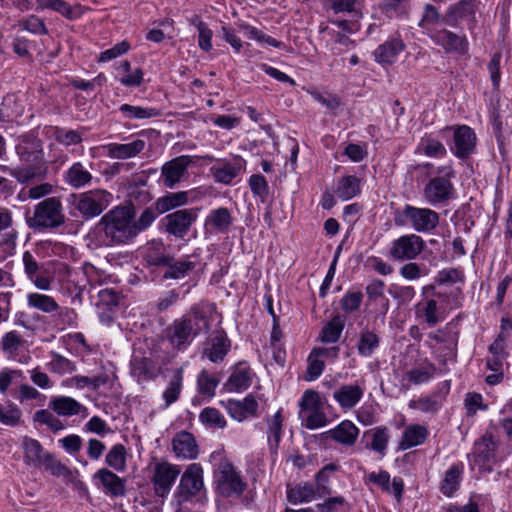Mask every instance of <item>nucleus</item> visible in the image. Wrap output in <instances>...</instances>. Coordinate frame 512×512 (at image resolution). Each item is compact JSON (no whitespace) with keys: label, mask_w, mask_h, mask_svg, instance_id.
<instances>
[{"label":"nucleus","mask_w":512,"mask_h":512,"mask_svg":"<svg viewBox=\"0 0 512 512\" xmlns=\"http://www.w3.org/2000/svg\"><path fill=\"white\" fill-rule=\"evenodd\" d=\"M128 197L130 207L134 208V205H146L152 200V195L147 186V179L140 176L133 183L128 186Z\"/></svg>","instance_id":"nucleus-36"},{"label":"nucleus","mask_w":512,"mask_h":512,"mask_svg":"<svg viewBox=\"0 0 512 512\" xmlns=\"http://www.w3.org/2000/svg\"><path fill=\"white\" fill-rule=\"evenodd\" d=\"M429 435L428 429L420 424L408 425L399 442V449L404 451L423 444Z\"/></svg>","instance_id":"nucleus-30"},{"label":"nucleus","mask_w":512,"mask_h":512,"mask_svg":"<svg viewBox=\"0 0 512 512\" xmlns=\"http://www.w3.org/2000/svg\"><path fill=\"white\" fill-rule=\"evenodd\" d=\"M231 341L223 330L215 331L204 343L202 358L212 363H221L229 353Z\"/></svg>","instance_id":"nucleus-13"},{"label":"nucleus","mask_w":512,"mask_h":512,"mask_svg":"<svg viewBox=\"0 0 512 512\" xmlns=\"http://www.w3.org/2000/svg\"><path fill=\"white\" fill-rule=\"evenodd\" d=\"M92 480L95 486L107 496L118 498L126 494V480L108 468L97 470L92 476Z\"/></svg>","instance_id":"nucleus-12"},{"label":"nucleus","mask_w":512,"mask_h":512,"mask_svg":"<svg viewBox=\"0 0 512 512\" xmlns=\"http://www.w3.org/2000/svg\"><path fill=\"white\" fill-rule=\"evenodd\" d=\"M380 346V337L369 329L361 330L357 342L358 354L362 357H371Z\"/></svg>","instance_id":"nucleus-43"},{"label":"nucleus","mask_w":512,"mask_h":512,"mask_svg":"<svg viewBox=\"0 0 512 512\" xmlns=\"http://www.w3.org/2000/svg\"><path fill=\"white\" fill-rule=\"evenodd\" d=\"M22 422V410L17 404L10 400L0 403V423L2 425L16 427Z\"/></svg>","instance_id":"nucleus-46"},{"label":"nucleus","mask_w":512,"mask_h":512,"mask_svg":"<svg viewBox=\"0 0 512 512\" xmlns=\"http://www.w3.org/2000/svg\"><path fill=\"white\" fill-rule=\"evenodd\" d=\"M435 371L436 367L434 364H429L425 367L413 368L403 375V380L408 381L413 385L428 383L433 378Z\"/></svg>","instance_id":"nucleus-51"},{"label":"nucleus","mask_w":512,"mask_h":512,"mask_svg":"<svg viewBox=\"0 0 512 512\" xmlns=\"http://www.w3.org/2000/svg\"><path fill=\"white\" fill-rule=\"evenodd\" d=\"M480 2L478 0H459L451 4L444 16L443 23L447 26L456 28L462 21H468V29L472 31L476 27V13Z\"/></svg>","instance_id":"nucleus-9"},{"label":"nucleus","mask_w":512,"mask_h":512,"mask_svg":"<svg viewBox=\"0 0 512 512\" xmlns=\"http://www.w3.org/2000/svg\"><path fill=\"white\" fill-rule=\"evenodd\" d=\"M135 209L130 206H117L106 213L100 221L104 226L105 238L110 244H128L137 237L133 225Z\"/></svg>","instance_id":"nucleus-3"},{"label":"nucleus","mask_w":512,"mask_h":512,"mask_svg":"<svg viewBox=\"0 0 512 512\" xmlns=\"http://www.w3.org/2000/svg\"><path fill=\"white\" fill-rule=\"evenodd\" d=\"M464 464L457 462L452 464L444 473V477L440 483V491L446 497H452L459 489L463 478Z\"/></svg>","instance_id":"nucleus-27"},{"label":"nucleus","mask_w":512,"mask_h":512,"mask_svg":"<svg viewBox=\"0 0 512 512\" xmlns=\"http://www.w3.org/2000/svg\"><path fill=\"white\" fill-rule=\"evenodd\" d=\"M39 9H51L67 19L76 18L72 7L64 0H36Z\"/></svg>","instance_id":"nucleus-58"},{"label":"nucleus","mask_w":512,"mask_h":512,"mask_svg":"<svg viewBox=\"0 0 512 512\" xmlns=\"http://www.w3.org/2000/svg\"><path fill=\"white\" fill-rule=\"evenodd\" d=\"M10 174L20 183L29 182L35 179H41L46 174V167L40 163L29 164L25 166H17L10 169Z\"/></svg>","instance_id":"nucleus-44"},{"label":"nucleus","mask_w":512,"mask_h":512,"mask_svg":"<svg viewBox=\"0 0 512 512\" xmlns=\"http://www.w3.org/2000/svg\"><path fill=\"white\" fill-rule=\"evenodd\" d=\"M187 162H165L161 169V180L165 187L173 188L181 181L187 170Z\"/></svg>","instance_id":"nucleus-40"},{"label":"nucleus","mask_w":512,"mask_h":512,"mask_svg":"<svg viewBox=\"0 0 512 512\" xmlns=\"http://www.w3.org/2000/svg\"><path fill=\"white\" fill-rule=\"evenodd\" d=\"M197 212L193 209H180L162 219L166 231L176 237H184L190 226L196 221Z\"/></svg>","instance_id":"nucleus-14"},{"label":"nucleus","mask_w":512,"mask_h":512,"mask_svg":"<svg viewBox=\"0 0 512 512\" xmlns=\"http://www.w3.org/2000/svg\"><path fill=\"white\" fill-rule=\"evenodd\" d=\"M48 406L59 416L66 417L78 415L82 409H85L81 403L68 396L53 397Z\"/></svg>","instance_id":"nucleus-38"},{"label":"nucleus","mask_w":512,"mask_h":512,"mask_svg":"<svg viewBox=\"0 0 512 512\" xmlns=\"http://www.w3.org/2000/svg\"><path fill=\"white\" fill-rule=\"evenodd\" d=\"M455 171L450 165L441 167L438 174L432 177L423 188V197L431 206L445 204L455 196L452 179Z\"/></svg>","instance_id":"nucleus-5"},{"label":"nucleus","mask_w":512,"mask_h":512,"mask_svg":"<svg viewBox=\"0 0 512 512\" xmlns=\"http://www.w3.org/2000/svg\"><path fill=\"white\" fill-rule=\"evenodd\" d=\"M345 327V320L342 316H334L321 330L320 340L323 343H336Z\"/></svg>","instance_id":"nucleus-47"},{"label":"nucleus","mask_w":512,"mask_h":512,"mask_svg":"<svg viewBox=\"0 0 512 512\" xmlns=\"http://www.w3.org/2000/svg\"><path fill=\"white\" fill-rule=\"evenodd\" d=\"M233 223L231 212L228 208L220 207L211 210L205 220L206 229L217 233H227Z\"/></svg>","instance_id":"nucleus-28"},{"label":"nucleus","mask_w":512,"mask_h":512,"mask_svg":"<svg viewBox=\"0 0 512 512\" xmlns=\"http://www.w3.org/2000/svg\"><path fill=\"white\" fill-rule=\"evenodd\" d=\"M497 442L491 434H484L475 442L473 463L483 472H492L494 464L499 461L496 453Z\"/></svg>","instance_id":"nucleus-10"},{"label":"nucleus","mask_w":512,"mask_h":512,"mask_svg":"<svg viewBox=\"0 0 512 512\" xmlns=\"http://www.w3.org/2000/svg\"><path fill=\"white\" fill-rule=\"evenodd\" d=\"M145 141L142 139H135L132 142L125 144H109L108 155L112 158L126 159L137 156L145 148Z\"/></svg>","instance_id":"nucleus-37"},{"label":"nucleus","mask_w":512,"mask_h":512,"mask_svg":"<svg viewBox=\"0 0 512 512\" xmlns=\"http://www.w3.org/2000/svg\"><path fill=\"white\" fill-rule=\"evenodd\" d=\"M440 22H443V17L438 9L432 4H425L418 24L422 33L431 38L440 29L438 28Z\"/></svg>","instance_id":"nucleus-35"},{"label":"nucleus","mask_w":512,"mask_h":512,"mask_svg":"<svg viewBox=\"0 0 512 512\" xmlns=\"http://www.w3.org/2000/svg\"><path fill=\"white\" fill-rule=\"evenodd\" d=\"M22 447L24 451V461L27 465L39 468L43 466V460L49 452H46L42 444L33 438L23 437Z\"/></svg>","instance_id":"nucleus-29"},{"label":"nucleus","mask_w":512,"mask_h":512,"mask_svg":"<svg viewBox=\"0 0 512 512\" xmlns=\"http://www.w3.org/2000/svg\"><path fill=\"white\" fill-rule=\"evenodd\" d=\"M418 149L431 158H442L447 153L446 147L439 140L430 137L423 138Z\"/></svg>","instance_id":"nucleus-60"},{"label":"nucleus","mask_w":512,"mask_h":512,"mask_svg":"<svg viewBox=\"0 0 512 512\" xmlns=\"http://www.w3.org/2000/svg\"><path fill=\"white\" fill-rule=\"evenodd\" d=\"M208 329L209 321L203 310L194 306L165 329V338L174 350L184 352L198 335Z\"/></svg>","instance_id":"nucleus-2"},{"label":"nucleus","mask_w":512,"mask_h":512,"mask_svg":"<svg viewBox=\"0 0 512 512\" xmlns=\"http://www.w3.org/2000/svg\"><path fill=\"white\" fill-rule=\"evenodd\" d=\"M73 197L75 208L86 219L100 215L112 201V194L105 190H91Z\"/></svg>","instance_id":"nucleus-7"},{"label":"nucleus","mask_w":512,"mask_h":512,"mask_svg":"<svg viewBox=\"0 0 512 512\" xmlns=\"http://www.w3.org/2000/svg\"><path fill=\"white\" fill-rule=\"evenodd\" d=\"M180 473L178 465L166 461L157 463L152 477L155 494L159 497H166Z\"/></svg>","instance_id":"nucleus-11"},{"label":"nucleus","mask_w":512,"mask_h":512,"mask_svg":"<svg viewBox=\"0 0 512 512\" xmlns=\"http://www.w3.org/2000/svg\"><path fill=\"white\" fill-rule=\"evenodd\" d=\"M119 111L126 119L142 120L154 118L160 115V111L156 108L133 106L129 104H122Z\"/></svg>","instance_id":"nucleus-52"},{"label":"nucleus","mask_w":512,"mask_h":512,"mask_svg":"<svg viewBox=\"0 0 512 512\" xmlns=\"http://www.w3.org/2000/svg\"><path fill=\"white\" fill-rule=\"evenodd\" d=\"M425 241L416 234H405L391 242L388 256L394 261H413L423 252Z\"/></svg>","instance_id":"nucleus-8"},{"label":"nucleus","mask_w":512,"mask_h":512,"mask_svg":"<svg viewBox=\"0 0 512 512\" xmlns=\"http://www.w3.org/2000/svg\"><path fill=\"white\" fill-rule=\"evenodd\" d=\"M327 434L336 442L346 446H351L357 440L359 429L353 422L345 420L335 428L330 429Z\"/></svg>","instance_id":"nucleus-31"},{"label":"nucleus","mask_w":512,"mask_h":512,"mask_svg":"<svg viewBox=\"0 0 512 512\" xmlns=\"http://www.w3.org/2000/svg\"><path fill=\"white\" fill-rule=\"evenodd\" d=\"M187 201V192H171L158 198L154 205L157 212L163 214L171 209L185 205Z\"/></svg>","instance_id":"nucleus-48"},{"label":"nucleus","mask_w":512,"mask_h":512,"mask_svg":"<svg viewBox=\"0 0 512 512\" xmlns=\"http://www.w3.org/2000/svg\"><path fill=\"white\" fill-rule=\"evenodd\" d=\"M39 142L24 141L17 146V152L21 160H42V151L39 149Z\"/></svg>","instance_id":"nucleus-63"},{"label":"nucleus","mask_w":512,"mask_h":512,"mask_svg":"<svg viewBox=\"0 0 512 512\" xmlns=\"http://www.w3.org/2000/svg\"><path fill=\"white\" fill-rule=\"evenodd\" d=\"M240 170V162H220L211 168V173L216 182L230 184Z\"/></svg>","instance_id":"nucleus-45"},{"label":"nucleus","mask_w":512,"mask_h":512,"mask_svg":"<svg viewBox=\"0 0 512 512\" xmlns=\"http://www.w3.org/2000/svg\"><path fill=\"white\" fill-rule=\"evenodd\" d=\"M91 179L92 175L82 167L80 162H75L68 170L66 176L67 182L75 188H80L88 184Z\"/></svg>","instance_id":"nucleus-56"},{"label":"nucleus","mask_w":512,"mask_h":512,"mask_svg":"<svg viewBox=\"0 0 512 512\" xmlns=\"http://www.w3.org/2000/svg\"><path fill=\"white\" fill-rule=\"evenodd\" d=\"M200 265V259L197 255H185L180 259H175L171 255L164 264L163 279H182L189 275Z\"/></svg>","instance_id":"nucleus-17"},{"label":"nucleus","mask_w":512,"mask_h":512,"mask_svg":"<svg viewBox=\"0 0 512 512\" xmlns=\"http://www.w3.org/2000/svg\"><path fill=\"white\" fill-rule=\"evenodd\" d=\"M213 465V483L218 496L228 500H241L246 506L250 499L244 496L248 489L241 470H239L222 452H213L210 456Z\"/></svg>","instance_id":"nucleus-1"},{"label":"nucleus","mask_w":512,"mask_h":512,"mask_svg":"<svg viewBox=\"0 0 512 512\" xmlns=\"http://www.w3.org/2000/svg\"><path fill=\"white\" fill-rule=\"evenodd\" d=\"M365 392V381L341 385L333 392V398L344 410L354 408L362 399Z\"/></svg>","instance_id":"nucleus-20"},{"label":"nucleus","mask_w":512,"mask_h":512,"mask_svg":"<svg viewBox=\"0 0 512 512\" xmlns=\"http://www.w3.org/2000/svg\"><path fill=\"white\" fill-rule=\"evenodd\" d=\"M464 280V273L459 268H445L438 271L435 276V283L438 285L455 284L458 282L464 283Z\"/></svg>","instance_id":"nucleus-62"},{"label":"nucleus","mask_w":512,"mask_h":512,"mask_svg":"<svg viewBox=\"0 0 512 512\" xmlns=\"http://www.w3.org/2000/svg\"><path fill=\"white\" fill-rule=\"evenodd\" d=\"M477 137L474 130L461 125L454 128L453 144L450 146L451 152L460 159L470 157L476 149Z\"/></svg>","instance_id":"nucleus-15"},{"label":"nucleus","mask_w":512,"mask_h":512,"mask_svg":"<svg viewBox=\"0 0 512 512\" xmlns=\"http://www.w3.org/2000/svg\"><path fill=\"white\" fill-rule=\"evenodd\" d=\"M421 295L423 299L437 298L443 303H447L449 305V309L451 310L460 308L463 302V293L461 287H455L450 292H441L436 290L434 284H429L422 287Z\"/></svg>","instance_id":"nucleus-24"},{"label":"nucleus","mask_w":512,"mask_h":512,"mask_svg":"<svg viewBox=\"0 0 512 512\" xmlns=\"http://www.w3.org/2000/svg\"><path fill=\"white\" fill-rule=\"evenodd\" d=\"M27 305L30 308L47 314L55 313L60 310L59 304L52 296L38 292H31L27 294Z\"/></svg>","instance_id":"nucleus-42"},{"label":"nucleus","mask_w":512,"mask_h":512,"mask_svg":"<svg viewBox=\"0 0 512 512\" xmlns=\"http://www.w3.org/2000/svg\"><path fill=\"white\" fill-rule=\"evenodd\" d=\"M130 371L137 381L153 379L158 373L151 359L137 355H134L130 361Z\"/></svg>","instance_id":"nucleus-33"},{"label":"nucleus","mask_w":512,"mask_h":512,"mask_svg":"<svg viewBox=\"0 0 512 512\" xmlns=\"http://www.w3.org/2000/svg\"><path fill=\"white\" fill-rule=\"evenodd\" d=\"M226 409L229 415L239 422L258 416V402L252 395L246 396L243 400H228Z\"/></svg>","instance_id":"nucleus-22"},{"label":"nucleus","mask_w":512,"mask_h":512,"mask_svg":"<svg viewBox=\"0 0 512 512\" xmlns=\"http://www.w3.org/2000/svg\"><path fill=\"white\" fill-rule=\"evenodd\" d=\"M339 466L330 463L322 467L315 475V487L318 490V498H325L331 495L332 489L329 486L330 475L337 471Z\"/></svg>","instance_id":"nucleus-50"},{"label":"nucleus","mask_w":512,"mask_h":512,"mask_svg":"<svg viewBox=\"0 0 512 512\" xmlns=\"http://www.w3.org/2000/svg\"><path fill=\"white\" fill-rule=\"evenodd\" d=\"M286 496L293 505L309 503L318 498V490L310 482H300L294 486L287 485Z\"/></svg>","instance_id":"nucleus-26"},{"label":"nucleus","mask_w":512,"mask_h":512,"mask_svg":"<svg viewBox=\"0 0 512 512\" xmlns=\"http://www.w3.org/2000/svg\"><path fill=\"white\" fill-rule=\"evenodd\" d=\"M402 217H395L397 225H404L407 222L417 232L428 233L434 230L439 224V214L429 208H418L412 205H405L402 210Z\"/></svg>","instance_id":"nucleus-6"},{"label":"nucleus","mask_w":512,"mask_h":512,"mask_svg":"<svg viewBox=\"0 0 512 512\" xmlns=\"http://www.w3.org/2000/svg\"><path fill=\"white\" fill-rule=\"evenodd\" d=\"M126 448L123 444L113 445L105 457V463L115 471H124L126 468Z\"/></svg>","instance_id":"nucleus-53"},{"label":"nucleus","mask_w":512,"mask_h":512,"mask_svg":"<svg viewBox=\"0 0 512 512\" xmlns=\"http://www.w3.org/2000/svg\"><path fill=\"white\" fill-rule=\"evenodd\" d=\"M365 484H374L379 487L383 492L393 494L394 497L400 501L404 491V481L401 477H394L390 485V474L386 470L379 472H370L364 478Z\"/></svg>","instance_id":"nucleus-21"},{"label":"nucleus","mask_w":512,"mask_h":512,"mask_svg":"<svg viewBox=\"0 0 512 512\" xmlns=\"http://www.w3.org/2000/svg\"><path fill=\"white\" fill-rule=\"evenodd\" d=\"M178 489L185 497L196 496L204 489L203 468L199 463H191L181 475Z\"/></svg>","instance_id":"nucleus-19"},{"label":"nucleus","mask_w":512,"mask_h":512,"mask_svg":"<svg viewBox=\"0 0 512 512\" xmlns=\"http://www.w3.org/2000/svg\"><path fill=\"white\" fill-rule=\"evenodd\" d=\"M252 383V373L250 367L246 363H238L228 378L227 386L230 391H244L250 387Z\"/></svg>","instance_id":"nucleus-34"},{"label":"nucleus","mask_w":512,"mask_h":512,"mask_svg":"<svg viewBox=\"0 0 512 512\" xmlns=\"http://www.w3.org/2000/svg\"><path fill=\"white\" fill-rule=\"evenodd\" d=\"M434 44L443 48L446 53L465 55L468 53L469 42L465 34H458L446 28H440L430 38Z\"/></svg>","instance_id":"nucleus-16"},{"label":"nucleus","mask_w":512,"mask_h":512,"mask_svg":"<svg viewBox=\"0 0 512 512\" xmlns=\"http://www.w3.org/2000/svg\"><path fill=\"white\" fill-rule=\"evenodd\" d=\"M182 387L183 371L182 369H177L168 381V384L162 393V398L164 400V405L162 406L163 409H167L179 399Z\"/></svg>","instance_id":"nucleus-41"},{"label":"nucleus","mask_w":512,"mask_h":512,"mask_svg":"<svg viewBox=\"0 0 512 512\" xmlns=\"http://www.w3.org/2000/svg\"><path fill=\"white\" fill-rule=\"evenodd\" d=\"M347 504L345 497L329 495L325 497L323 502L318 503L316 508L319 512H343Z\"/></svg>","instance_id":"nucleus-64"},{"label":"nucleus","mask_w":512,"mask_h":512,"mask_svg":"<svg viewBox=\"0 0 512 512\" xmlns=\"http://www.w3.org/2000/svg\"><path fill=\"white\" fill-rule=\"evenodd\" d=\"M172 449L175 456L181 459H196L199 453L194 436L186 431H181L174 436Z\"/></svg>","instance_id":"nucleus-23"},{"label":"nucleus","mask_w":512,"mask_h":512,"mask_svg":"<svg viewBox=\"0 0 512 512\" xmlns=\"http://www.w3.org/2000/svg\"><path fill=\"white\" fill-rule=\"evenodd\" d=\"M219 382L220 380L218 378H216L209 371L203 369L197 376L198 392L201 395L212 398L215 395V391L219 385Z\"/></svg>","instance_id":"nucleus-55"},{"label":"nucleus","mask_w":512,"mask_h":512,"mask_svg":"<svg viewBox=\"0 0 512 512\" xmlns=\"http://www.w3.org/2000/svg\"><path fill=\"white\" fill-rule=\"evenodd\" d=\"M449 305L436 299H422L415 306V313L418 318L424 320L429 327H434L446 317V310Z\"/></svg>","instance_id":"nucleus-18"},{"label":"nucleus","mask_w":512,"mask_h":512,"mask_svg":"<svg viewBox=\"0 0 512 512\" xmlns=\"http://www.w3.org/2000/svg\"><path fill=\"white\" fill-rule=\"evenodd\" d=\"M389 439V429L387 427H377L372 433L370 448L377 452L381 457H384L386 455Z\"/></svg>","instance_id":"nucleus-59"},{"label":"nucleus","mask_w":512,"mask_h":512,"mask_svg":"<svg viewBox=\"0 0 512 512\" xmlns=\"http://www.w3.org/2000/svg\"><path fill=\"white\" fill-rule=\"evenodd\" d=\"M48 369L56 374L64 375L76 370V365L70 359L56 352H51V360L48 363Z\"/></svg>","instance_id":"nucleus-57"},{"label":"nucleus","mask_w":512,"mask_h":512,"mask_svg":"<svg viewBox=\"0 0 512 512\" xmlns=\"http://www.w3.org/2000/svg\"><path fill=\"white\" fill-rule=\"evenodd\" d=\"M65 223V215L60 198L49 197L34 207L33 216L27 219V224L35 230L55 229Z\"/></svg>","instance_id":"nucleus-4"},{"label":"nucleus","mask_w":512,"mask_h":512,"mask_svg":"<svg viewBox=\"0 0 512 512\" xmlns=\"http://www.w3.org/2000/svg\"><path fill=\"white\" fill-rule=\"evenodd\" d=\"M191 24L194 25L198 31V46H199V48L206 53L210 52L213 48V46H212L213 31L198 16H195L191 20Z\"/></svg>","instance_id":"nucleus-54"},{"label":"nucleus","mask_w":512,"mask_h":512,"mask_svg":"<svg viewBox=\"0 0 512 512\" xmlns=\"http://www.w3.org/2000/svg\"><path fill=\"white\" fill-rule=\"evenodd\" d=\"M267 422V440L269 449L272 453H276L282 439L283 417L282 411L279 409L272 417L266 419Z\"/></svg>","instance_id":"nucleus-39"},{"label":"nucleus","mask_w":512,"mask_h":512,"mask_svg":"<svg viewBox=\"0 0 512 512\" xmlns=\"http://www.w3.org/2000/svg\"><path fill=\"white\" fill-rule=\"evenodd\" d=\"M169 256L165 245L160 240L148 242L142 250V258L150 266L163 267Z\"/></svg>","instance_id":"nucleus-32"},{"label":"nucleus","mask_w":512,"mask_h":512,"mask_svg":"<svg viewBox=\"0 0 512 512\" xmlns=\"http://www.w3.org/2000/svg\"><path fill=\"white\" fill-rule=\"evenodd\" d=\"M404 49L405 44L400 38H390L374 51L375 61L382 65L393 64Z\"/></svg>","instance_id":"nucleus-25"},{"label":"nucleus","mask_w":512,"mask_h":512,"mask_svg":"<svg viewBox=\"0 0 512 512\" xmlns=\"http://www.w3.org/2000/svg\"><path fill=\"white\" fill-rule=\"evenodd\" d=\"M33 421L48 426L54 433L64 429L62 421L47 409L36 411L33 415Z\"/></svg>","instance_id":"nucleus-61"},{"label":"nucleus","mask_w":512,"mask_h":512,"mask_svg":"<svg viewBox=\"0 0 512 512\" xmlns=\"http://www.w3.org/2000/svg\"><path fill=\"white\" fill-rule=\"evenodd\" d=\"M360 180L355 176L342 177L336 187V195L343 201H347L360 193Z\"/></svg>","instance_id":"nucleus-49"}]
</instances>
